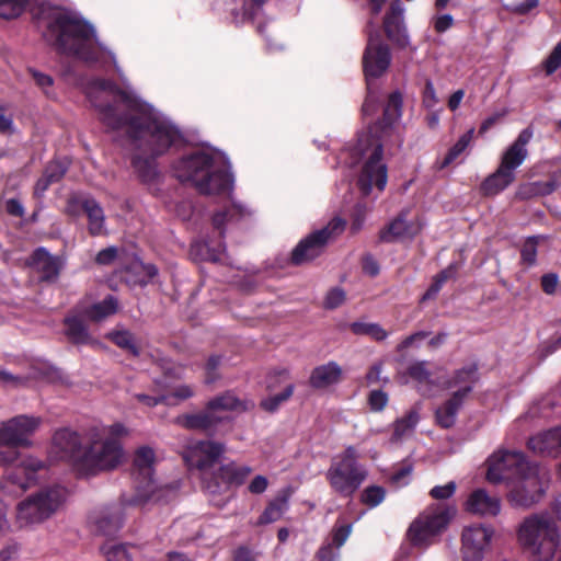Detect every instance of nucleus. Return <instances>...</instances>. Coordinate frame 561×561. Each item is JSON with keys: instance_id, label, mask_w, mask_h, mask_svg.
Segmentation results:
<instances>
[{"instance_id": "nucleus-1", "label": "nucleus", "mask_w": 561, "mask_h": 561, "mask_svg": "<svg viewBox=\"0 0 561 561\" xmlns=\"http://www.w3.org/2000/svg\"><path fill=\"white\" fill-rule=\"evenodd\" d=\"M100 119L112 130H123L152 156L165 152L181 139L179 129L134 91L121 90L106 80L93 81L87 90Z\"/></svg>"}, {"instance_id": "nucleus-2", "label": "nucleus", "mask_w": 561, "mask_h": 561, "mask_svg": "<svg viewBox=\"0 0 561 561\" xmlns=\"http://www.w3.org/2000/svg\"><path fill=\"white\" fill-rule=\"evenodd\" d=\"M43 424L41 416L20 414L0 423V463L12 465L0 482L1 491L15 496L30 488L37 479L38 472L45 469V463L32 455H21L19 447L31 448L33 436Z\"/></svg>"}, {"instance_id": "nucleus-3", "label": "nucleus", "mask_w": 561, "mask_h": 561, "mask_svg": "<svg viewBox=\"0 0 561 561\" xmlns=\"http://www.w3.org/2000/svg\"><path fill=\"white\" fill-rule=\"evenodd\" d=\"M38 24L45 28V38L61 54L101 67L111 61L118 70L115 55L98 42L94 27L77 13L61 8H43Z\"/></svg>"}, {"instance_id": "nucleus-4", "label": "nucleus", "mask_w": 561, "mask_h": 561, "mask_svg": "<svg viewBox=\"0 0 561 561\" xmlns=\"http://www.w3.org/2000/svg\"><path fill=\"white\" fill-rule=\"evenodd\" d=\"M402 96L396 91L389 95L383 111V119L371 126L367 134L360 135L356 146V153L364 160L358 178V187L364 195L374 188L383 191L387 184V167L382 161V148L394 135L393 124L401 116Z\"/></svg>"}, {"instance_id": "nucleus-5", "label": "nucleus", "mask_w": 561, "mask_h": 561, "mask_svg": "<svg viewBox=\"0 0 561 561\" xmlns=\"http://www.w3.org/2000/svg\"><path fill=\"white\" fill-rule=\"evenodd\" d=\"M174 174L202 194H229L232 188L226 157L219 151L203 149L182 158L174 165Z\"/></svg>"}, {"instance_id": "nucleus-6", "label": "nucleus", "mask_w": 561, "mask_h": 561, "mask_svg": "<svg viewBox=\"0 0 561 561\" xmlns=\"http://www.w3.org/2000/svg\"><path fill=\"white\" fill-rule=\"evenodd\" d=\"M128 434V428L118 422L89 427L83 437L84 447L79 471L93 476L117 468L124 459L121 440Z\"/></svg>"}, {"instance_id": "nucleus-7", "label": "nucleus", "mask_w": 561, "mask_h": 561, "mask_svg": "<svg viewBox=\"0 0 561 561\" xmlns=\"http://www.w3.org/2000/svg\"><path fill=\"white\" fill-rule=\"evenodd\" d=\"M355 447L348 446L332 459L325 478L334 492L341 496L353 495L367 478L366 469L357 463Z\"/></svg>"}, {"instance_id": "nucleus-8", "label": "nucleus", "mask_w": 561, "mask_h": 561, "mask_svg": "<svg viewBox=\"0 0 561 561\" xmlns=\"http://www.w3.org/2000/svg\"><path fill=\"white\" fill-rule=\"evenodd\" d=\"M61 486L43 489L31 494L16 506V523L26 528L38 525L53 516L66 500Z\"/></svg>"}, {"instance_id": "nucleus-9", "label": "nucleus", "mask_w": 561, "mask_h": 561, "mask_svg": "<svg viewBox=\"0 0 561 561\" xmlns=\"http://www.w3.org/2000/svg\"><path fill=\"white\" fill-rule=\"evenodd\" d=\"M456 512L455 506L446 504L427 506L410 525L408 530L410 541L415 546L432 543L448 528Z\"/></svg>"}, {"instance_id": "nucleus-10", "label": "nucleus", "mask_w": 561, "mask_h": 561, "mask_svg": "<svg viewBox=\"0 0 561 561\" xmlns=\"http://www.w3.org/2000/svg\"><path fill=\"white\" fill-rule=\"evenodd\" d=\"M548 482V472L530 465L511 482L508 500L516 507H530L541 500Z\"/></svg>"}, {"instance_id": "nucleus-11", "label": "nucleus", "mask_w": 561, "mask_h": 561, "mask_svg": "<svg viewBox=\"0 0 561 561\" xmlns=\"http://www.w3.org/2000/svg\"><path fill=\"white\" fill-rule=\"evenodd\" d=\"M391 55L388 46L380 42L378 34L369 33L368 43L363 56V66L368 81V95L363 104L364 115H371L376 111L377 98L371 92L370 80L379 78L389 68Z\"/></svg>"}, {"instance_id": "nucleus-12", "label": "nucleus", "mask_w": 561, "mask_h": 561, "mask_svg": "<svg viewBox=\"0 0 561 561\" xmlns=\"http://www.w3.org/2000/svg\"><path fill=\"white\" fill-rule=\"evenodd\" d=\"M344 229L345 221L343 219H332L324 228L309 234L296 245L291 252V262L301 265L318 257L327 243L340 236Z\"/></svg>"}, {"instance_id": "nucleus-13", "label": "nucleus", "mask_w": 561, "mask_h": 561, "mask_svg": "<svg viewBox=\"0 0 561 561\" xmlns=\"http://www.w3.org/2000/svg\"><path fill=\"white\" fill-rule=\"evenodd\" d=\"M530 466L524 455L516 450H499L488 460L486 479L491 483H510Z\"/></svg>"}, {"instance_id": "nucleus-14", "label": "nucleus", "mask_w": 561, "mask_h": 561, "mask_svg": "<svg viewBox=\"0 0 561 561\" xmlns=\"http://www.w3.org/2000/svg\"><path fill=\"white\" fill-rule=\"evenodd\" d=\"M494 529L483 524L463 527L460 535V553L462 561H483L491 547Z\"/></svg>"}, {"instance_id": "nucleus-15", "label": "nucleus", "mask_w": 561, "mask_h": 561, "mask_svg": "<svg viewBox=\"0 0 561 561\" xmlns=\"http://www.w3.org/2000/svg\"><path fill=\"white\" fill-rule=\"evenodd\" d=\"M147 502V497L134 496L121 503L96 507L90 513L89 522L95 530L106 535L112 534L121 527L126 506H140Z\"/></svg>"}, {"instance_id": "nucleus-16", "label": "nucleus", "mask_w": 561, "mask_h": 561, "mask_svg": "<svg viewBox=\"0 0 561 561\" xmlns=\"http://www.w3.org/2000/svg\"><path fill=\"white\" fill-rule=\"evenodd\" d=\"M225 450L222 443L199 440L187 446L184 459L191 468L205 472L218 461Z\"/></svg>"}, {"instance_id": "nucleus-17", "label": "nucleus", "mask_w": 561, "mask_h": 561, "mask_svg": "<svg viewBox=\"0 0 561 561\" xmlns=\"http://www.w3.org/2000/svg\"><path fill=\"white\" fill-rule=\"evenodd\" d=\"M556 526L546 516L531 515L524 519L517 530V540L524 550L541 541L547 536H554Z\"/></svg>"}, {"instance_id": "nucleus-18", "label": "nucleus", "mask_w": 561, "mask_h": 561, "mask_svg": "<svg viewBox=\"0 0 561 561\" xmlns=\"http://www.w3.org/2000/svg\"><path fill=\"white\" fill-rule=\"evenodd\" d=\"M51 454L56 459L69 460L80 470V457L83 454L81 440L77 432L61 428L53 436Z\"/></svg>"}, {"instance_id": "nucleus-19", "label": "nucleus", "mask_w": 561, "mask_h": 561, "mask_svg": "<svg viewBox=\"0 0 561 561\" xmlns=\"http://www.w3.org/2000/svg\"><path fill=\"white\" fill-rule=\"evenodd\" d=\"M533 135L534 131L530 127L523 129L515 141L503 151L499 167L514 173V171L520 167L528 157L527 146L531 140Z\"/></svg>"}, {"instance_id": "nucleus-20", "label": "nucleus", "mask_w": 561, "mask_h": 561, "mask_svg": "<svg viewBox=\"0 0 561 561\" xmlns=\"http://www.w3.org/2000/svg\"><path fill=\"white\" fill-rule=\"evenodd\" d=\"M463 507L472 515L493 517L501 512V500L484 489H476L468 495Z\"/></svg>"}, {"instance_id": "nucleus-21", "label": "nucleus", "mask_w": 561, "mask_h": 561, "mask_svg": "<svg viewBox=\"0 0 561 561\" xmlns=\"http://www.w3.org/2000/svg\"><path fill=\"white\" fill-rule=\"evenodd\" d=\"M156 461L154 451L150 447H140L135 456V467L138 471V474L142 477L144 481L147 482L146 494H139L144 499H148L150 501L152 497H156V490L152 481L153 473V465Z\"/></svg>"}, {"instance_id": "nucleus-22", "label": "nucleus", "mask_w": 561, "mask_h": 561, "mask_svg": "<svg viewBox=\"0 0 561 561\" xmlns=\"http://www.w3.org/2000/svg\"><path fill=\"white\" fill-rule=\"evenodd\" d=\"M342 376V367L335 362H328L313 368L309 382L312 388L324 390L339 383Z\"/></svg>"}, {"instance_id": "nucleus-23", "label": "nucleus", "mask_w": 561, "mask_h": 561, "mask_svg": "<svg viewBox=\"0 0 561 561\" xmlns=\"http://www.w3.org/2000/svg\"><path fill=\"white\" fill-rule=\"evenodd\" d=\"M31 265L41 274L43 280H55L59 275L62 263L58 257L39 248L32 255Z\"/></svg>"}, {"instance_id": "nucleus-24", "label": "nucleus", "mask_w": 561, "mask_h": 561, "mask_svg": "<svg viewBox=\"0 0 561 561\" xmlns=\"http://www.w3.org/2000/svg\"><path fill=\"white\" fill-rule=\"evenodd\" d=\"M478 380V369L474 364L467 365L457 370L451 379L445 382L444 388H456L453 394L465 399Z\"/></svg>"}, {"instance_id": "nucleus-25", "label": "nucleus", "mask_w": 561, "mask_h": 561, "mask_svg": "<svg viewBox=\"0 0 561 561\" xmlns=\"http://www.w3.org/2000/svg\"><path fill=\"white\" fill-rule=\"evenodd\" d=\"M529 448L541 455H558L561 453V427H557L531 437Z\"/></svg>"}, {"instance_id": "nucleus-26", "label": "nucleus", "mask_w": 561, "mask_h": 561, "mask_svg": "<svg viewBox=\"0 0 561 561\" xmlns=\"http://www.w3.org/2000/svg\"><path fill=\"white\" fill-rule=\"evenodd\" d=\"M525 551L533 561H551L557 551H560L559 561H561V537L558 530L554 531V536H547Z\"/></svg>"}, {"instance_id": "nucleus-27", "label": "nucleus", "mask_w": 561, "mask_h": 561, "mask_svg": "<svg viewBox=\"0 0 561 561\" xmlns=\"http://www.w3.org/2000/svg\"><path fill=\"white\" fill-rule=\"evenodd\" d=\"M222 417L206 410L199 413L184 414L178 417V423L187 430L210 431L222 422Z\"/></svg>"}, {"instance_id": "nucleus-28", "label": "nucleus", "mask_w": 561, "mask_h": 561, "mask_svg": "<svg viewBox=\"0 0 561 561\" xmlns=\"http://www.w3.org/2000/svg\"><path fill=\"white\" fill-rule=\"evenodd\" d=\"M254 407V403L249 400L239 399L233 392H225L221 396L215 397L207 403L210 412L217 414L218 411H236L243 412Z\"/></svg>"}, {"instance_id": "nucleus-29", "label": "nucleus", "mask_w": 561, "mask_h": 561, "mask_svg": "<svg viewBox=\"0 0 561 561\" xmlns=\"http://www.w3.org/2000/svg\"><path fill=\"white\" fill-rule=\"evenodd\" d=\"M419 231V227L409 224L403 214L399 215L385 229L380 231V239L385 242L411 238Z\"/></svg>"}, {"instance_id": "nucleus-30", "label": "nucleus", "mask_w": 561, "mask_h": 561, "mask_svg": "<svg viewBox=\"0 0 561 561\" xmlns=\"http://www.w3.org/2000/svg\"><path fill=\"white\" fill-rule=\"evenodd\" d=\"M401 13L402 10L393 5L391 13L387 14L385 18L383 26L389 39L404 46L408 44V36L401 23Z\"/></svg>"}, {"instance_id": "nucleus-31", "label": "nucleus", "mask_w": 561, "mask_h": 561, "mask_svg": "<svg viewBox=\"0 0 561 561\" xmlns=\"http://www.w3.org/2000/svg\"><path fill=\"white\" fill-rule=\"evenodd\" d=\"M515 181V173L499 167L494 173L485 179L481 190L485 195H496Z\"/></svg>"}, {"instance_id": "nucleus-32", "label": "nucleus", "mask_w": 561, "mask_h": 561, "mask_svg": "<svg viewBox=\"0 0 561 561\" xmlns=\"http://www.w3.org/2000/svg\"><path fill=\"white\" fill-rule=\"evenodd\" d=\"M463 400L465 399L453 394L445 403L437 408L436 421L442 427L449 428L455 424L456 415Z\"/></svg>"}, {"instance_id": "nucleus-33", "label": "nucleus", "mask_w": 561, "mask_h": 561, "mask_svg": "<svg viewBox=\"0 0 561 561\" xmlns=\"http://www.w3.org/2000/svg\"><path fill=\"white\" fill-rule=\"evenodd\" d=\"M118 302L113 296L106 297L103 301L92 305L84 311V316L94 322H100L107 317L116 313Z\"/></svg>"}, {"instance_id": "nucleus-34", "label": "nucleus", "mask_w": 561, "mask_h": 561, "mask_svg": "<svg viewBox=\"0 0 561 561\" xmlns=\"http://www.w3.org/2000/svg\"><path fill=\"white\" fill-rule=\"evenodd\" d=\"M89 219V231L93 236H99L104 231V214L100 205L93 199H85L82 203Z\"/></svg>"}, {"instance_id": "nucleus-35", "label": "nucleus", "mask_w": 561, "mask_h": 561, "mask_svg": "<svg viewBox=\"0 0 561 561\" xmlns=\"http://www.w3.org/2000/svg\"><path fill=\"white\" fill-rule=\"evenodd\" d=\"M252 472L249 466H239L236 462H230L220 468L221 480L228 484L240 485Z\"/></svg>"}, {"instance_id": "nucleus-36", "label": "nucleus", "mask_w": 561, "mask_h": 561, "mask_svg": "<svg viewBox=\"0 0 561 561\" xmlns=\"http://www.w3.org/2000/svg\"><path fill=\"white\" fill-rule=\"evenodd\" d=\"M248 214L241 205L231 203L222 211H218L213 217L214 226L221 229L225 225L234 222L243 218Z\"/></svg>"}, {"instance_id": "nucleus-37", "label": "nucleus", "mask_w": 561, "mask_h": 561, "mask_svg": "<svg viewBox=\"0 0 561 561\" xmlns=\"http://www.w3.org/2000/svg\"><path fill=\"white\" fill-rule=\"evenodd\" d=\"M66 334L76 344H88L92 341L85 325L77 318L66 320Z\"/></svg>"}, {"instance_id": "nucleus-38", "label": "nucleus", "mask_w": 561, "mask_h": 561, "mask_svg": "<svg viewBox=\"0 0 561 561\" xmlns=\"http://www.w3.org/2000/svg\"><path fill=\"white\" fill-rule=\"evenodd\" d=\"M419 420H420V416H419L417 411L416 410L410 411L405 416L399 419L394 423L393 437L396 439H401V438L410 435L414 431L416 424L419 423Z\"/></svg>"}, {"instance_id": "nucleus-39", "label": "nucleus", "mask_w": 561, "mask_h": 561, "mask_svg": "<svg viewBox=\"0 0 561 561\" xmlns=\"http://www.w3.org/2000/svg\"><path fill=\"white\" fill-rule=\"evenodd\" d=\"M351 331L356 335H368L376 341H383L388 337L387 331L377 323L354 322Z\"/></svg>"}, {"instance_id": "nucleus-40", "label": "nucleus", "mask_w": 561, "mask_h": 561, "mask_svg": "<svg viewBox=\"0 0 561 561\" xmlns=\"http://www.w3.org/2000/svg\"><path fill=\"white\" fill-rule=\"evenodd\" d=\"M288 508L286 497L277 499L272 502L260 517V523L268 524L278 520Z\"/></svg>"}, {"instance_id": "nucleus-41", "label": "nucleus", "mask_w": 561, "mask_h": 561, "mask_svg": "<svg viewBox=\"0 0 561 561\" xmlns=\"http://www.w3.org/2000/svg\"><path fill=\"white\" fill-rule=\"evenodd\" d=\"M30 0H0V19L11 20L19 18L25 10Z\"/></svg>"}, {"instance_id": "nucleus-42", "label": "nucleus", "mask_w": 561, "mask_h": 561, "mask_svg": "<svg viewBox=\"0 0 561 561\" xmlns=\"http://www.w3.org/2000/svg\"><path fill=\"white\" fill-rule=\"evenodd\" d=\"M456 272H457L456 265L450 264L447 268H445L438 275H436L433 284L430 286V288L423 295L422 300L425 301V300L434 298L440 290L443 284L447 279L455 277Z\"/></svg>"}, {"instance_id": "nucleus-43", "label": "nucleus", "mask_w": 561, "mask_h": 561, "mask_svg": "<svg viewBox=\"0 0 561 561\" xmlns=\"http://www.w3.org/2000/svg\"><path fill=\"white\" fill-rule=\"evenodd\" d=\"M474 129L471 128L467 133H465L459 140L450 148L447 156L445 157L443 161V167L448 165L451 163L459 154H461L469 144L471 142L473 138Z\"/></svg>"}, {"instance_id": "nucleus-44", "label": "nucleus", "mask_w": 561, "mask_h": 561, "mask_svg": "<svg viewBox=\"0 0 561 561\" xmlns=\"http://www.w3.org/2000/svg\"><path fill=\"white\" fill-rule=\"evenodd\" d=\"M293 392H294V385L288 383L280 393L271 396V397L262 400L261 407L265 411L274 412L278 409V407L283 402L287 401L291 397Z\"/></svg>"}, {"instance_id": "nucleus-45", "label": "nucleus", "mask_w": 561, "mask_h": 561, "mask_svg": "<svg viewBox=\"0 0 561 561\" xmlns=\"http://www.w3.org/2000/svg\"><path fill=\"white\" fill-rule=\"evenodd\" d=\"M543 236H534L526 240L522 249V259L528 265H533L536 262L537 247L540 241L545 240Z\"/></svg>"}, {"instance_id": "nucleus-46", "label": "nucleus", "mask_w": 561, "mask_h": 561, "mask_svg": "<svg viewBox=\"0 0 561 561\" xmlns=\"http://www.w3.org/2000/svg\"><path fill=\"white\" fill-rule=\"evenodd\" d=\"M194 393L195 390L191 385H179L169 394L164 396L167 398L165 403L176 404L180 401L192 398Z\"/></svg>"}, {"instance_id": "nucleus-47", "label": "nucleus", "mask_w": 561, "mask_h": 561, "mask_svg": "<svg viewBox=\"0 0 561 561\" xmlns=\"http://www.w3.org/2000/svg\"><path fill=\"white\" fill-rule=\"evenodd\" d=\"M103 553L107 561H130V554L124 545H105Z\"/></svg>"}, {"instance_id": "nucleus-48", "label": "nucleus", "mask_w": 561, "mask_h": 561, "mask_svg": "<svg viewBox=\"0 0 561 561\" xmlns=\"http://www.w3.org/2000/svg\"><path fill=\"white\" fill-rule=\"evenodd\" d=\"M360 497L364 504L375 507L383 501L385 490L376 485L368 486L363 491Z\"/></svg>"}, {"instance_id": "nucleus-49", "label": "nucleus", "mask_w": 561, "mask_h": 561, "mask_svg": "<svg viewBox=\"0 0 561 561\" xmlns=\"http://www.w3.org/2000/svg\"><path fill=\"white\" fill-rule=\"evenodd\" d=\"M108 337L119 347L130 351L135 356L138 355V351L134 344L133 336L127 331H118L108 334Z\"/></svg>"}, {"instance_id": "nucleus-50", "label": "nucleus", "mask_w": 561, "mask_h": 561, "mask_svg": "<svg viewBox=\"0 0 561 561\" xmlns=\"http://www.w3.org/2000/svg\"><path fill=\"white\" fill-rule=\"evenodd\" d=\"M352 533V524H339L332 529V545L340 549L347 540Z\"/></svg>"}, {"instance_id": "nucleus-51", "label": "nucleus", "mask_w": 561, "mask_h": 561, "mask_svg": "<svg viewBox=\"0 0 561 561\" xmlns=\"http://www.w3.org/2000/svg\"><path fill=\"white\" fill-rule=\"evenodd\" d=\"M409 375L419 383L428 385L431 382L430 373L426 368L425 362H417L409 367Z\"/></svg>"}, {"instance_id": "nucleus-52", "label": "nucleus", "mask_w": 561, "mask_h": 561, "mask_svg": "<svg viewBox=\"0 0 561 561\" xmlns=\"http://www.w3.org/2000/svg\"><path fill=\"white\" fill-rule=\"evenodd\" d=\"M346 295L342 288L335 287L328 291L324 298V307L327 309H335L342 306L345 301Z\"/></svg>"}, {"instance_id": "nucleus-53", "label": "nucleus", "mask_w": 561, "mask_h": 561, "mask_svg": "<svg viewBox=\"0 0 561 561\" xmlns=\"http://www.w3.org/2000/svg\"><path fill=\"white\" fill-rule=\"evenodd\" d=\"M457 489V484L454 481H449L444 485H436L430 491V495L435 500H447L451 497Z\"/></svg>"}, {"instance_id": "nucleus-54", "label": "nucleus", "mask_w": 561, "mask_h": 561, "mask_svg": "<svg viewBox=\"0 0 561 561\" xmlns=\"http://www.w3.org/2000/svg\"><path fill=\"white\" fill-rule=\"evenodd\" d=\"M534 183L537 186L538 196L548 195L554 192L561 185V175L554 174L547 181H538Z\"/></svg>"}, {"instance_id": "nucleus-55", "label": "nucleus", "mask_w": 561, "mask_h": 561, "mask_svg": "<svg viewBox=\"0 0 561 561\" xmlns=\"http://www.w3.org/2000/svg\"><path fill=\"white\" fill-rule=\"evenodd\" d=\"M543 66L547 75L553 73L561 66V41L548 56Z\"/></svg>"}, {"instance_id": "nucleus-56", "label": "nucleus", "mask_w": 561, "mask_h": 561, "mask_svg": "<svg viewBox=\"0 0 561 561\" xmlns=\"http://www.w3.org/2000/svg\"><path fill=\"white\" fill-rule=\"evenodd\" d=\"M382 363H375L366 374V381L368 385L387 383L388 377L382 375Z\"/></svg>"}, {"instance_id": "nucleus-57", "label": "nucleus", "mask_w": 561, "mask_h": 561, "mask_svg": "<svg viewBox=\"0 0 561 561\" xmlns=\"http://www.w3.org/2000/svg\"><path fill=\"white\" fill-rule=\"evenodd\" d=\"M368 403L373 411H382L388 403V396L381 390H373L368 397Z\"/></svg>"}, {"instance_id": "nucleus-58", "label": "nucleus", "mask_w": 561, "mask_h": 561, "mask_svg": "<svg viewBox=\"0 0 561 561\" xmlns=\"http://www.w3.org/2000/svg\"><path fill=\"white\" fill-rule=\"evenodd\" d=\"M67 171V163L61 161H53L45 169V175L54 183L58 182Z\"/></svg>"}, {"instance_id": "nucleus-59", "label": "nucleus", "mask_w": 561, "mask_h": 561, "mask_svg": "<svg viewBox=\"0 0 561 561\" xmlns=\"http://www.w3.org/2000/svg\"><path fill=\"white\" fill-rule=\"evenodd\" d=\"M454 18L451 14H436L432 18L434 30L437 33H444L454 25Z\"/></svg>"}, {"instance_id": "nucleus-60", "label": "nucleus", "mask_w": 561, "mask_h": 561, "mask_svg": "<svg viewBox=\"0 0 561 561\" xmlns=\"http://www.w3.org/2000/svg\"><path fill=\"white\" fill-rule=\"evenodd\" d=\"M134 165L144 181H151L154 178L156 168L151 163H145L139 158H136Z\"/></svg>"}, {"instance_id": "nucleus-61", "label": "nucleus", "mask_w": 561, "mask_h": 561, "mask_svg": "<svg viewBox=\"0 0 561 561\" xmlns=\"http://www.w3.org/2000/svg\"><path fill=\"white\" fill-rule=\"evenodd\" d=\"M539 4V0H524L518 3H514L508 7V10L515 14L525 15L531 10L536 9Z\"/></svg>"}, {"instance_id": "nucleus-62", "label": "nucleus", "mask_w": 561, "mask_h": 561, "mask_svg": "<svg viewBox=\"0 0 561 561\" xmlns=\"http://www.w3.org/2000/svg\"><path fill=\"white\" fill-rule=\"evenodd\" d=\"M220 365V357L210 356L206 364V378L205 381L207 383H213L218 379L217 368Z\"/></svg>"}, {"instance_id": "nucleus-63", "label": "nucleus", "mask_w": 561, "mask_h": 561, "mask_svg": "<svg viewBox=\"0 0 561 561\" xmlns=\"http://www.w3.org/2000/svg\"><path fill=\"white\" fill-rule=\"evenodd\" d=\"M117 253L118 250L116 247H108L96 254L95 261L98 264L108 265L115 261Z\"/></svg>"}, {"instance_id": "nucleus-64", "label": "nucleus", "mask_w": 561, "mask_h": 561, "mask_svg": "<svg viewBox=\"0 0 561 561\" xmlns=\"http://www.w3.org/2000/svg\"><path fill=\"white\" fill-rule=\"evenodd\" d=\"M412 473V466L411 465H404L400 469H398L391 476V480L394 484L401 486L405 485L409 482V477Z\"/></svg>"}]
</instances>
